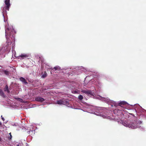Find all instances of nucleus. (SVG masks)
Listing matches in <instances>:
<instances>
[{"label":"nucleus","mask_w":146,"mask_h":146,"mask_svg":"<svg viewBox=\"0 0 146 146\" xmlns=\"http://www.w3.org/2000/svg\"><path fill=\"white\" fill-rule=\"evenodd\" d=\"M142 122L140 121H134L133 122H131L129 123L124 122L123 123V125L126 127L131 128L132 129H136L139 127L138 124H141Z\"/></svg>","instance_id":"nucleus-1"},{"label":"nucleus","mask_w":146,"mask_h":146,"mask_svg":"<svg viewBox=\"0 0 146 146\" xmlns=\"http://www.w3.org/2000/svg\"><path fill=\"white\" fill-rule=\"evenodd\" d=\"M57 104H63L64 105H68L69 101L68 100L66 99H63L58 100L57 101Z\"/></svg>","instance_id":"nucleus-2"},{"label":"nucleus","mask_w":146,"mask_h":146,"mask_svg":"<svg viewBox=\"0 0 146 146\" xmlns=\"http://www.w3.org/2000/svg\"><path fill=\"white\" fill-rule=\"evenodd\" d=\"M81 92L90 95H93L94 93H93L92 91L90 90H82Z\"/></svg>","instance_id":"nucleus-3"},{"label":"nucleus","mask_w":146,"mask_h":146,"mask_svg":"<svg viewBox=\"0 0 146 146\" xmlns=\"http://www.w3.org/2000/svg\"><path fill=\"white\" fill-rule=\"evenodd\" d=\"M5 2L6 6L5 7V9L9 11V7L10 6V0H5Z\"/></svg>","instance_id":"nucleus-4"},{"label":"nucleus","mask_w":146,"mask_h":146,"mask_svg":"<svg viewBox=\"0 0 146 146\" xmlns=\"http://www.w3.org/2000/svg\"><path fill=\"white\" fill-rule=\"evenodd\" d=\"M35 100L36 101L42 102L44 100V99L41 97H37L35 98Z\"/></svg>","instance_id":"nucleus-5"},{"label":"nucleus","mask_w":146,"mask_h":146,"mask_svg":"<svg viewBox=\"0 0 146 146\" xmlns=\"http://www.w3.org/2000/svg\"><path fill=\"white\" fill-rule=\"evenodd\" d=\"M127 103L126 102L123 101L120 102L118 103V106H120L124 108V106H125L127 104Z\"/></svg>","instance_id":"nucleus-6"},{"label":"nucleus","mask_w":146,"mask_h":146,"mask_svg":"<svg viewBox=\"0 0 146 146\" xmlns=\"http://www.w3.org/2000/svg\"><path fill=\"white\" fill-rule=\"evenodd\" d=\"M28 56H29L27 54H22L21 55H20L18 56V58H20V59L22 58V59H24V58H27Z\"/></svg>","instance_id":"nucleus-7"},{"label":"nucleus","mask_w":146,"mask_h":146,"mask_svg":"<svg viewBox=\"0 0 146 146\" xmlns=\"http://www.w3.org/2000/svg\"><path fill=\"white\" fill-rule=\"evenodd\" d=\"M3 72L7 76L9 75L11 73V71L8 70H3Z\"/></svg>","instance_id":"nucleus-8"},{"label":"nucleus","mask_w":146,"mask_h":146,"mask_svg":"<svg viewBox=\"0 0 146 146\" xmlns=\"http://www.w3.org/2000/svg\"><path fill=\"white\" fill-rule=\"evenodd\" d=\"M19 80L21 81L25 84H27L28 83L25 79L23 77H21L20 78Z\"/></svg>","instance_id":"nucleus-9"},{"label":"nucleus","mask_w":146,"mask_h":146,"mask_svg":"<svg viewBox=\"0 0 146 146\" xmlns=\"http://www.w3.org/2000/svg\"><path fill=\"white\" fill-rule=\"evenodd\" d=\"M0 95L3 98H5L6 95L4 94L3 90L0 89Z\"/></svg>","instance_id":"nucleus-10"},{"label":"nucleus","mask_w":146,"mask_h":146,"mask_svg":"<svg viewBox=\"0 0 146 146\" xmlns=\"http://www.w3.org/2000/svg\"><path fill=\"white\" fill-rule=\"evenodd\" d=\"M10 32L11 31H9V29L8 28H7L5 30V35L6 37H7L8 35V33H9V35ZM6 37L7 38V37Z\"/></svg>","instance_id":"nucleus-11"},{"label":"nucleus","mask_w":146,"mask_h":146,"mask_svg":"<svg viewBox=\"0 0 146 146\" xmlns=\"http://www.w3.org/2000/svg\"><path fill=\"white\" fill-rule=\"evenodd\" d=\"M4 91H7V92L9 93L10 92V91L9 90L8 86L7 85H6L4 88Z\"/></svg>","instance_id":"nucleus-12"},{"label":"nucleus","mask_w":146,"mask_h":146,"mask_svg":"<svg viewBox=\"0 0 146 146\" xmlns=\"http://www.w3.org/2000/svg\"><path fill=\"white\" fill-rule=\"evenodd\" d=\"M53 69H54L55 70H60L61 69V68L59 66H56L53 68Z\"/></svg>","instance_id":"nucleus-13"},{"label":"nucleus","mask_w":146,"mask_h":146,"mask_svg":"<svg viewBox=\"0 0 146 146\" xmlns=\"http://www.w3.org/2000/svg\"><path fill=\"white\" fill-rule=\"evenodd\" d=\"M83 96L80 95H79L78 96V98L80 100H82L83 99Z\"/></svg>","instance_id":"nucleus-14"},{"label":"nucleus","mask_w":146,"mask_h":146,"mask_svg":"<svg viewBox=\"0 0 146 146\" xmlns=\"http://www.w3.org/2000/svg\"><path fill=\"white\" fill-rule=\"evenodd\" d=\"M47 76V74L45 72L42 75V77L43 78H44L46 77Z\"/></svg>","instance_id":"nucleus-15"},{"label":"nucleus","mask_w":146,"mask_h":146,"mask_svg":"<svg viewBox=\"0 0 146 146\" xmlns=\"http://www.w3.org/2000/svg\"><path fill=\"white\" fill-rule=\"evenodd\" d=\"M9 134L10 135L8 137V139L9 140H10L11 139L12 136L11 134V133H9Z\"/></svg>","instance_id":"nucleus-16"},{"label":"nucleus","mask_w":146,"mask_h":146,"mask_svg":"<svg viewBox=\"0 0 146 146\" xmlns=\"http://www.w3.org/2000/svg\"><path fill=\"white\" fill-rule=\"evenodd\" d=\"M1 119H2V120L3 121H5V119L3 117V116H2V115L1 116Z\"/></svg>","instance_id":"nucleus-17"},{"label":"nucleus","mask_w":146,"mask_h":146,"mask_svg":"<svg viewBox=\"0 0 146 146\" xmlns=\"http://www.w3.org/2000/svg\"><path fill=\"white\" fill-rule=\"evenodd\" d=\"M40 60H41V62H44V60H43L42 59V60L40 59Z\"/></svg>","instance_id":"nucleus-18"},{"label":"nucleus","mask_w":146,"mask_h":146,"mask_svg":"<svg viewBox=\"0 0 146 146\" xmlns=\"http://www.w3.org/2000/svg\"><path fill=\"white\" fill-rule=\"evenodd\" d=\"M130 114H131V115H132V116H134V115L133 114V113H130Z\"/></svg>","instance_id":"nucleus-19"},{"label":"nucleus","mask_w":146,"mask_h":146,"mask_svg":"<svg viewBox=\"0 0 146 146\" xmlns=\"http://www.w3.org/2000/svg\"><path fill=\"white\" fill-rule=\"evenodd\" d=\"M2 125L1 123L0 122V126L1 125Z\"/></svg>","instance_id":"nucleus-20"},{"label":"nucleus","mask_w":146,"mask_h":146,"mask_svg":"<svg viewBox=\"0 0 146 146\" xmlns=\"http://www.w3.org/2000/svg\"><path fill=\"white\" fill-rule=\"evenodd\" d=\"M1 138L0 137V141H1Z\"/></svg>","instance_id":"nucleus-21"},{"label":"nucleus","mask_w":146,"mask_h":146,"mask_svg":"<svg viewBox=\"0 0 146 146\" xmlns=\"http://www.w3.org/2000/svg\"><path fill=\"white\" fill-rule=\"evenodd\" d=\"M17 146H19V145H17Z\"/></svg>","instance_id":"nucleus-22"},{"label":"nucleus","mask_w":146,"mask_h":146,"mask_svg":"<svg viewBox=\"0 0 146 146\" xmlns=\"http://www.w3.org/2000/svg\"><path fill=\"white\" fill-rule=\"evenodd\" d=\"M19 99H20V100H22L21 99H20V98H19Z\"/></svg>","instance_id":"nucleus-23"},{"label":"nucleus","mask_w":146,"mask_h":146,"mask_svg":"<svg viewBox=\"0 0 146 146\" xmlns=\"http://www.w3.org/2000/svg\"><path fill=\"white\" fill-rule=\"evenodd\" d=\"M39 58H40V59H41V58L40 57H39Z\"/></svg>","instance_id":"nucleus-24"}]
</instances>
